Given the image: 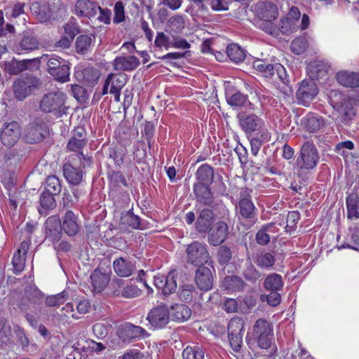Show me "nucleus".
<instances>
[{
  "label": "nucleus",
  "instance_id": "obj_1",
  "mask_svg": "<svg viewBox=\"0 0 359 359\" xmlns=\"http://www.w3.org/2000/svg\"><path fill=\"white\" fill-rule=\"evenodd\" d=\"M273 335L272 324L264 318H259L253 326L252 337L248 334L246 336V342L250 348L256 341L260 348L268 349L271 347Z\"/></svg>",
  "mask_w": 359,
  "mask_h": 359
},
{
  "label": "nucleus",
  "instance_id": "obj_2",
  "mask_svg": "<svg viewBox=\"0 0 359 359\" xmlns=\"http://www.w3.org/2000/svg\"><path fill=\"white\" fill-rule=\"evenodd\" d=\"M41 60L46 64L47 72L54 79L62 83L69 80V67L65 60L55 55H43Z\"/></svg>",
  "mask_w": 359,
  "mask_h": 359
},
{
  "label": "nucleus",
  "instance_id": "obj_3",
  "mask_svg": "<svg viewBox=\"0 0 359 359\" xmlns=\"http://www.w3.org/2000/svg\"><path fill=\"white\" fill-rule=\"evenodd\" d=\"M236 118L240 128L248 136L267 130L264 120L255 113L242 111L238 113Z\"/></svg>",
  "mask_w": 359,
  "mask_h": 359
},
{
  "label": "nucleus",
  "instance_id": "obj_4",
  "mask_svg": "<svg viewBox=\"0 0 359 359\" xmlns=\"http://www.w3.org/2000/svg\"><path fill=\"white\" fill-rule=\"evenodd\" d=\"M319 154L316 145L309 141L306 142L301 148L296 165L302 170L313 169L319 161Z\"/></svg>",
  "mask_w": 359,
  "mask_h": 359
},
{
  "label": "nucleus",
  "instance_id": "obj_5",
  "mask_svg": "<svg viewBox=\"0 0 359 359\" xmlns=\"http://www.w3.org/2000/svg\"><path fill=\"white\" fill-rule=\"evenodd\" d=\"M329 102L342 117L343 121H348L355 116L351 101L337 90H331Z\"/></svg>",
  "mask_w": 359,
  "mask_h": 359
},
{
  "label": "nucleus",
  "instance_id": "obj_6",
  "mask_svg": "<svg viewBox=\"0 0 359 359\" xmlns=\"http://www.w3.org/2000/svg\"><path fill=\"white\" fill-rule=\"evenodd\" d=\"M65 100L66 95L61 91L50 93L43 95L40 102L39 107L43 112H55L57 116H61L65 113L62 108Z\"/></svg>",
  "mask_w": 359,
  "mask_h": 359
},
{
  "label": "nucleus",
  "instance_id": "obj_7",
  "mask_svg": "<svg viewBox=\"0 0 359 359\" xmlns=\"http://www.w3.org/2000/svg\"><path fill=\"white\" fill-rule=\"evenodd\" d=\"M186 253L187 262L195 266H203L210 259L206 245L199 241H194L188 245Z\"/></svg>",
  "mask_w": 359,
  "mask_h": 359
},
{
  "label": "nucleus",
  "instance_id": "obj_8",
  "mask_svg": "<svg viewBox=\"0 0 359 359\" xmlns=\"http://www.w3.org/2000/svg\"><path fill=\"white\" fill-rule=\"evenodd\" d=\"M47 134V125L41 118H36L25 128L23 138L29 144H36L41 142Z\"/></svg>",
  "mask_w": 359,
  "mask_h": 359
},
{
  "label": "nucleus",
  "instance_id": "obj_9",
  "mask_svg": "<svg viewBox=\"0 0 359 359\" xmlns=\"http://www.w3.org/2000/svg\"><path fill=\"white\" fill-rule=\"evenodd\" d=\"M39 79L34 76L21 77L13 83V90L16 98L23 100L38 87Z\"/></svg>",
  "mask_w": 359,
  "mask_h": 359
},
{
  "label": "nucleus",
  "instance_id": "obj_10",
  "mask_svg": "<svg viewBox=\"0 0 359 359\" xmlns=\"http://www.w3.org/2000/svg\"><path fill=\"white\" fill-rule=\"evenodd\" d=\"M318 93L316 83L313 81L304 80L300 83L296 93L298 102L304 106H309Z\"/></svg>",
  "mask_w": 359,
  "mask_h": 359
},
{
  "label": "nucleus",
  "instance_id": "obj_11",
  "mask_svg": "<svg viewBox=\"0 0 359 359\" xmlns=\"http://www.w3.org/2000/svg\"><path fill=\"white\" fill-rule=\"evenodd\" d=\"M21 135V128L17 121L6 123L1 130L0 138L2 144L7 147L14 146Z\"/></svg>",
  "mask_w": 359,
  "mask_h": 359
},
{
  "label": "nucleus",
  "instance_id": "obj_12",
  "mask_svg": "<svg viewBox=\"0 0 359 359\" xmlns=\"http://www.w3.org/2000/svg\"><path fill=\"white\" fill-rule=\"evenodd\" d=\"M250 191L248 189L241 192V198L236 205L240 215L248 219H255L257 209L251 200Z\"/></svg>",
  "mask_w": 359,
  "mask_h": 359
},
{
  "label": "nucleus",
  "instance_id": "obj_13",
  "mask_svg": "<svg viewBox=\"0 0 359 359\" xmlns=\"http://www.w3.org/2000/svg\"><path fill=\"white\" fill-rule=\"evenodd\" d=\"M147 319L154 328L163 327L169 322L168 308L165 305L155 306L149 312Z\"/></svg>",
  "mask_w": 359,
  "mask_h": 359
},
{
  "label": "nucleus",
  "instance_id": "obj_14",
  "mask_svg": "<svg viewBox=\"0 0 359 359\" xmlns=\"http://www.w3.org/2000/svg\"><path fill=\"white\" fill-rule=\"evenodd\" d=\"M46 238L55 243L60 241L62 236L61 219L58 215L49 217L44 224Z\"/></svg>",
  "mask_w": 359,
  "mask_h": 359
},
{
  "label": "nucleus",
  "instance_id": "obj_15",
  "mask_svg": "<svg viewBox=\"0 0 359 359\" xmlns=\"http://www.w3.org/2000/svg\"><path fill=\"white\" fill-rule=\"evenodd\" d=\"M194 280L199 290L205 292L210 290L214 283L212 270L205 266H199L195 271Z\"/></svg>",
  "mask_w": 359,
  "mask_h": 359
},
{
  "label": "nucleus",
  "instance_id": "obj_16",
  "mask_svg": "<svg viewBox=\"0 0 359 359\" xmlns=\"http://www.w3.org/2000/svg\"><path fill=\"white\" fill-rule=\"evenodd\" d=\"M154 285L156 288L161 290L164 295H168L174 292L177 288L175 272L170 271L166 276L161 274L155 276L154 277Z\"/></svg>",
  "mask_w": 359,
  "mask_h": 359
},
{
  "label": "nucleus",
  "instance_id": "obj_17",
  "mask_svg": "<svg viewBox=\"0 0 359 359\" xmlns=\"http://www.w3.org/2000/svg\"><path fill=\"white\" fill-rule=\"evenodd\" d=\"M112 265L115 273L119 277H130L136 270V262L129 257H118Z\"/></svg>",
  "mask_w": 359,
  "mask_h": 359
},
{
  "label": "nucleus",
  "instance_id": "obj_18",
  "mask_svg": "<svg viewBox=\"0 0 359 359\" xmlns=\"http://www.w3.org/2000/svg\"><path fill=\"white\" fill-rule=\"evenodd\" d=\"M208 231L209 243L213 246H218L225 241L229 233V226L224 222L219 221L216 222Z\"/></svg>",
  "mask_w": 359,
  "mask_h": 359
},
{
  "label": "nucleus",
  "instance_id": "obj_19",
  "mask_svg": "<svg viewBox=\"0 0 359 359\" xmlns=\"http://www.w3.org/2000/svg\"><path fill=\"white\" fill-rule=\"evenodd\" d=\"M194 193L199 204L208 207L213 205L215 198L210 185L194 184Z\"/></svg>",
  "mask_w": 359,
  "mask_h": 359
},
{
  "label": "nucleus",
  "instance_id": "obj_20",
  "mask_svg": "<svg viewBox=\"0 0 359 359\" xmlns=\"http://www.w3.org/2000/svg\"><path fill=\"white\" fill-rule=\"evenodd\" d=\"M215 220V214L209 208L200 210L196 222V229L199 233H206L211 228Z\"/></svg>",
  "mask_w": 359,
  "mask_h": 359
},
{
  "label": "nucleus",
  "instance_id": "obj_21",
  "mask_svg": "<svg viewBox=\"0 0 359 359\" xmlns=\"http://www.w3.org/2000/svg\"><path fill=\"white\" fill-rule=\"evenodd\" d=\"M140 62L139 59L133 55L116 57L112 62L116 71L131 72L135 69Z\"/></svg>",
  "mask_w": 359,
  "mask_h": 359
},
{
  "label": "nucleus",
  "instance_id": "obj_22",
  "mask_svg": "<svg viewBox=\"0 0 359 359\" xmlns=\"http://www.w3.org/2000/svg\"><path fill=\"white\" fill-rule=\"evenodd\" d=\"M62 230L69 236L76 235L79 231L78 217L72 210H67L61 220Z\"/></svg>",
  "mask_w": 359,
  "mask_h": 359
},
{
  "label": "nucleus",
  "instance_id": "obj_23",
  "mask_svg": "<svg viewBox=\"0 0 359 359\" xmlns=\"http://www.w3.org/2000/svg\"><path fill=\"white\" fill-rule=\"evenodd\" d=\"M117 285L121 290H115L114 294L115 296H121L126 299L135 298L142 294V290L137 285L133 284L131 282L124 284V281L121 279L116 280Z\"/></svg>",
  "mask_w": 359,
  "mask_h": 359
},
{
  "label": "nucleus",
  "instance_id": "obj_24",
  "mask_svg": "<svg viewBox=\"0 0 359 359\" xmlns=\"http://www.w3.org/2000/svg\"><path fill=\"white\" fill-rule=\"evenodd\" d=\"M76 77L85 86L88 87L95 86L100 77V72L92 67H87L81 72H77Z\"/></svg>",
  "mask_w": 359,
  "mask_h": 359
},
{
  "label": "nucleus",
  "instance_id": "obj_25",
  "mask_svg": "<svg viewBox=\"0 0 359 359\" xmlns=\"http://www.w3.org/2000/svg\"><path fill=\"white\" fill-rule=\"evenodd\" d=\"M301 125L306 131L316 133L325 126V121L319 115L309 114L302 118Z\"/></svg>",
  "mask_w": 359,
  "mask_h": 359
},
{
  "label": "nucleus",
  "instance_id": "obj_26",
  "mask_svg": "<svg viewBox=\"0 0 359 359\" xmlns=\"http://www.w3.org/2000/svg\"><path fill=\"white\" fill-rule=\"evenodd\" d=\"M337 82L346 88H355L359 87V72L348 70L339 71L336 74Z\"/></svg>",
  "mask_w": 359,
  "mask_h": 359
},
{
  "label": "nucleus",
  "instance_id": "obj_27",
  "mask_svg": "<svg viewBox=\"0 0 359 359\" xmlns=\"http://www.w3.org/2000/svg\"><path fill=\"white\" fill-rule=\"evenodd\" d=\"M98 6L90 0H78L75 4V14L79 17H94Z\"/></svg>",
  "mask_w": 359,
  "mask_h": 359
},
{
  "label": "nucleus",
  "instance_id": "obj_28",
  "mask_svg": "<svg viewBox=\"0 0 359 359\" xmlns=\"http://www.w3.org/2000/svg\"><path fill=\"white\" fill-rule=\"evenodd\" d=\"M90 284L95 292L98 293L103 291L109 284L110 277L108 274L95 269L90 276Z\"/></svg>",
  "mask_w": 359,
  "mask_h": 359
},
{
  "label": "nucleus",
  "instance_id": "obj_29",
  "mask_svg": "<svg viewBox=\"0 0 359 359\" xmlns=\"http://www.w3.org/2000/svg\"><path fill=\"white\" fill-rule=\"evenodd\" d=\"M246 283L238 276H227L222 282V288L229 293L241 292L245 289Z\"/></svg>",
  "mask_w": 359,
  "mask_h": 359
},
{
  "label": "nucleus",
  "instance_id": "obj_30",
  "mask_svg": "<svg viewBox=\"0 0 359 359\" xmlns=\"http://www.w3.org/2000/svg\"><path fill=\"white\" fill-rule=\"evenodd\" d=\"M215 177L214 169L210 165H201L196 170V178L197 182L194 184L210 185L213 182Z\"/></svg>",
  "mask_w": 359,
  "mask_h": 359
},
{
  "label": "nucleus",
  "instance_id": "obj_31",
  "mask_svg": "<svg viewBox=\"0 0 359 359\" xmlns=\"http://www.w3.org/2000/svg\"><path fill=\"white\" fill-rule=\"evenodd\" d=\"M55 196V195L45 191L40 194V206L38 210L41 215H46L50 210L56 208L57 203Z\"/></svg>",
  "mask_w": 359,
  "mask_h": 359
},
{
  "label": "nucleus",
  "instance_id": "obj_32",
  "mask_svg": "<svg viewBox=\"0 0 359 359\" xmlns=\"http://www.w3.org/2000/svg\"><path fill=\"white\" fill-rule=\"evenodd\" d=\"M63 174L67 181L74 186L79 185L83 180V171L70 163L64 164Z\"/></svg>",
  "mask_w": 359,
  "mask_h": 359
},
{
  "label": "nucleus",
  "instance_id": "obj_33",
  "mask_svg": "<svg viewBox=\"0 0 359 359\" xmlns=\"http://www.w3.org/2000/svg\"><path fill=\"white\" fill-rule=\"evenodd\" d=\"M347 217L349 219H359V196L355 192L349 194L346 198Z\"/></svg>",
  "mask_w": 359,
  "mask_h": 359
},
{
  "label": "nucleus",
  "instance_id": "obj_34",
  "mask_svg": "<svg viewBox=\"0 0 359 359\" xmlns=\"http://www.w3.org/2000/svg\"><path fill=\"white\" fill-rule=\"evenodd\" d=\"M256 134L257 135L250 140L251 152L254 156L258 154L263 144L270 141L271 137V133L268 130H262Z\"/></svg>",
  "mask_w": 359,
  "mask_h": 359
},
{
  "label": "nucleus",
  "instance_id": "obj_35",
  "mask_svg": "<svg viewBox=\"0 0 359 359\" xmlns=\"http://www.w3.org/2000/svg\"><path fill=\"white\" fill-rule=\"evenodd\" d=\"M119 225L121 228L139 229H141L140 218L135 215L131 210H129L122 213Z\"/></svg>",
  "mask_w": 359,
  "mask_h": 359
},
{
  "label": "nucleus",
  "instance_id": "obj_36",
  "mask_svg": "<svg viewBox=\"0 0 359 359\" xmlns=\"http://www.w3.org/2000/svg\"><path fill=\"white\" fill-rule=\"evenodd\" d=\"M25 3L17 2L14 4V5L12 7L6 8L5 13L6 18L10 20L11 22H13V20H15L22 16V23L23 25H25V16L27 15L25 12Z\"/></svg>",
  "mask_w": 359,
  "mask_h": 359
},
{
  "label": "nucleus",
  "instance_id": "obj_37",
  "mask_svg": "<svg viewBox=\"0 0 359 359\" xmlns=\"http://www.w3.org/2000/svg\"><path fill=\"white\" fill-rule=\"evenodd\" d=\"M43 300V294L36 287L29 285L25 290V299L21 301L28 304H40Z\"/></svg>",
  "mask_w": 359,
  "mask_h": 359
},
{
  "label": "nucleus",
  "instance_id": "obj_38",
  "mask_svg": "<svg viewBox=\"0 0 359 359\" xmlns=\"http://www.w3.org/2000/svg\"><path fill=\"white\" fill-rule=\"evenodd\" d=\"M65 351L67 359H87L88 355V348L80 342H77L76 346L67 347Z\"/></svg>",
  "mask_w": 359,
  "mask_h": 359
},
{
  "label": "nucleus",
  "instance_id": "obj_39",
  "mask_svg": "<svg viewBox=\"0 0 359 359\" xmlns=\"http://www.w3.org/2000/svg\"><path fill=\"white\" fill-rule=\"evenodd\" d=\"M283 287V278L278 273H270L264 279V287L268 291H279Z\"/></svg>",
  "mask_w": 359,
  "mask_h": 359
},
{
  "label": "nucleus",
  "instance_id": "obj_40",
  "mask_svg": "<svg viewBox=\"0 0 359 359\" xmlns=\"http://www.w3.org/2000/svg\"><path fill=\"white\" fill-rule=\"evenodd\" d=\"M278 15V8L271 2L264 3L257 13L258 20H276Z\"/></svg>",
  "mask_w": 359,
  "mask_h": 359
},
{
  "label": "nucleus",
  "instance_id": "obj_41",
  "mask_svg": "<svg viewBox=\"0 0 359 359\" xmlns=\"http://www.w3.org/2000/svg\"><path fill=\"white\" fill-rule=\"evenodd\" d=\"M275 262V256L270 252H261L254 257L255 264L262 269L271 268Z\"/></svg>",
  "mask_w": 359,
  "mask_h": 359
},
{
  "label": "nucleus",
  "instance_id": "obj_42",
  "mask_svg": "<svg viewBox=\"0 0 359 359\" xmlns=\"http://www.w3.org/2000/svg\"><path fill=\"white\" fill-rule=\"evenodd\" d=\"M226 53L230 60L236 63L243 62L245 58V50L236 43H231L227 46Z\"/></svg>",
  "mask_w": 359,
  "mask_h": 359
},
{
  "label": "nucleus",
  "instance_id": "obj_43",
  "mask_svg": "<svg viewBox=\"0 0 359 359\" xmlns=\"http://www.w3.org/2000/svg\"><path fill=\"white\" fill-rule=\"evenodd\" d=\"M191 309L184 304H177L172 307V316L177 321H186L191 317Z\"/></svg>",
  "mask_w": 359,
  "mask_h": 359
},
{
  "label": "nucleus",
  "instance_id": "obj_44",
  "mask_svg": "<svg viewBox=\"0 0 359 359\" xmlns=\"http://www.w3.org/2000/svg\"><path fill=\"white\" fill-rule=\"evenodd\" d=\"M39 43L32 34H25L22 36L19 48L21 50L31 51L38 48Z\"/></svg>",
  "mask_w": 359,
  "mask_h": 359
},
{
  "label": "nucleus",
  "instance_id": "obj_45",
  "mask_svg": "<svg viewBox=\"0 0 359 359\" xmlns=\"http://www.w3.org/2000/svg\"><path fill=\"white\" fill-rule=\"evenodd\" d=\"M106 79H110L111 87L109 90H121L127 83V75L125 74L110 73Z\"/></svg>",
  "mask_w": 359,
  "mask_h": 359
},
{
  "label": "nucleus",
  "instance_id": "obj_46",
  "mask_svg": "<svg viewBox=\"0 0 359 359\" xmlns=\"http://www.w3.org/2000/svg\"><path fill=\"white\" fill-rule=\"evenodd\" d=\"M252 66L266 78H271L274 76V64H269L264 60H257L253 62Z\"/></svg>",
  "mask_w": 359,
  "mask_h": 359
},
{
  "label": "nucleus",
  "instance_id": "obj_47",
  "mask_svg": "<svg viewBox=\"0 0 359 359\" xmlns=\"http://www.w3.org/2000/svg\"><path fill=\"white\" fill-rule=\"evenodd\" d=\"M62 190V185L60 179L55 175H50L45 182V191L53 195H58Z\"/></svg>",
  "mask_w": 359,
  "mask_h": 359
},
{
  "label": "nucleus",
  "instance_id": "obj_48",
  "mask_svg": "<svg viewBox=\"0 0 359 359\" xmlns=\"http://www.w3.org/2000/svg\"><path fill=\"white\" fill-rule=\"evenodd\" d=\"M184 359H205V352L202 347L188 346L182 352Z\"/></svg>",
  "mask_w": 359,
  "mask_h": 359
},
{
  "label": "nucleus",
  "instance_id": "obj_49",
  "mask_svg": "<svg viewBox=\"0 0 359 359\" xmlns=\"http://www.w3.org/2000/svg\"><path fill=\"white\" fill-rule=\"evenodd\" d=\"M196 287L191 284H184L179 288L178 295L180 299L184 302L192 301L194 295L197 294Z\"/></svg>",
  "mask_w": 359,
  "mask_h": 359
},
{
  "label": "nucleus",
  "instance_id": "obj_50",
  "mask_svg": "<svg viewBox=\"0 0 359 359\" xmlns=\"http://www.w3.org/2000/svg\"><path fill=\"white\" fill-rule=\"evenodd\" d=\"M274 20H257L256 25L259 29L266 33L272 36H278V26L273 23Z\"/></svg>",
  "mask_w": 359,
  "mask_h": 359
},
{
  "label": "nucleus",
  "instance_id": "obj_51",
  "mask_svg": "<svg viewBox=\"0 0 359 359\" xmlns=\"http://www.w3.org/2000/svg\"><path fill=\"white\" fill-rule=\"evenodd\" d=\"M244 326L243 318L238 316L231 318L228 325V335L243 334Z\"/></svg>",
  "mask_w": 359,
  "mask_h": 359
},
{
  "label": "nucleus",
  "instance_id": "obj_52",
  "mask_svg": "<svg viewBox=\"0 0 359 359\" xmlns=\"http://www.w3.org/2000/svg\"><path fill=\"white\" fill-rule=\"evenodd\" d=\"M278 33L281 32L283 34H290L296 31L297 24L295 23V20H292L290 17H284L278 27Z\"/></svg>",
  "mask_w": 359,
  "mask_h": 359
},
{
  "label": "nucleus",
  "instance_id": "obj_53",
  "mask_svg": "<svg viewBox=\"0 0 359 359\" xmlns=\"http://www.w3.org/2000/svg\"><path fill=\"white\" fill-rule=\"evenodd\" d=\"M108 179L110 186L114 188H117L121 184H123L126 187L128 186L125 176L120 171L109 172Z\"/></svg>",
  "mask_w": 359,
  "mask_h": 359
},
{
  "label": "nucleus",
  "instance_id": "obj_54",
  "mask_svg": "<svg viewBox=\"0 0 359 359\" xmlns=\"http://www.w3.org/2000/svg\"><path fill=\"white\" fill-rule=\"evenodd\" d=\"M68 299V292L65 290L55 295H50L46 298V304L48 306H59Z\"/></svg>",
  "mask_w": 359,
  "mask_h": 359
},
{
  "label": "nucleus",
  "instance_id": "obj_55",
  "mask_svg": "<svg viewBox=\"0 0 359 359\" xmlns=\"http://www.w3.org/2000/svg\"><path fill=\"white\" fill-rule=\"evenodd\" d=\"M274 226L273 223H269L264 225L256 233L255 239L258 244L266 245L270 242V236L267 231Z\"/></svg>",
  "mask_w": 359,
  "mask_h": 359
},
{
  "label": "nucleus",
  "instance_id": "obj_56",
  "mask_svg": "<svg viewBox=\"0 0 359 359\" xmlns=\"http://www.w3.org/2000/svg\"><path fill=\"white\" fill-rule=\"evenodd\" d=\"M226 100L231 106L242 107L248 101V96L237 91L231 95H226Z\"/></svg>",
  "mask_w": 359,
  "mask_h": 359
},
{
  "label": "nucleus",
  "instance_id": "obj_57",
  "mask_svg": "<svg viewBox=\"0 0 359 359\" xmlns=\"http://www.w3.org/2000/svg\"><path fill=\"white\" fill-rule=\"evenodd\" d=\"M92 39L90 36L82 34L77 37L76 40V50L79 53H85L87 52L91 45Z\"/></svg>",
  "mask_w": 359,
  "mask_h": 359
},
{
  "label": "nucleus",
  "instance_id": "obj_58",
  "mask_svg": "<svg viewBox=\"0 0 359 359\" xmlns=\"http://www.w3.org/2000/svg\"><path fill=\"white\" fill-rule=\"evenodd\" d=\"M124 331L130 339L140 338L147 335V332L144 328L130 323L126 325Z\"/></svg>",
  "mask_w": 359,
  "mask_h": 359
},
{
  "label": "nucleus",
  "instance_id": "obj_59",
  "mask_svg": "<svg viewBox=\"0 0 359 359\" xmlns=\"http://www.w3.org/2000/svg\"><path fill=\"white\" fill-rule=\"evenodd\" d=\"M126 149L122 148L112 147L109 149V155L114 161L115 165L121 167L124 163Z\"/></svg>",
  "mask_w": 359,
  "mask_h": 359
},
{
  "label": "nucleus",
  "instance_id": "obj_60",
  "mask_svg": "<svg viewBox=\"0 0 359 359\" xmlns=\"http://www.w3.org/2000/svg\"><path fill=\"white\" fill-rule=\"evenodd\" d=\"M11 330L6 320L0 318V344H8L10 342Z\"/></svg>",
  "mask_w": 359,
  "mask_h": 359
},
{
  "label": "nucleus",
  "instance_id": "obj_61",
  "mask_svg": "<svg viewBox=\"0 0 359 359\" xmlns=\"http://www.w3.org/2000/svg\"><path fill=\"white\" fill-rule=\"evenodd\" d=\"M232 258V251L231 248L226 245H222L217 250L218 262L222 265L229 264Z\"/></svg>",
  "mask_w": 359,
  "mask_h": 359
},
{
  "label": "nucleus",
  "instance_id": "obj_62",
  "mask_svg": "<svg viewBox=\"0 0 359 359\" xmlns=\"http://www.w3.org/2000/svg\"><path fill=\"white\" fill-rule=\"evenodd\" d=\"M307 46L308 43L305 38L297 37L291 42L290 49L296 55H300L306 50Z\"/></svg>",
  "mask_w": 359,
  "mask_h": 359
},
{
  "label": "nucleus",
  "instance_id": "obj_63",
  "mask_svg": "<svg viewBox=\"0 0 359 359\" xmlns=\"http://www.w3.org/2000/svg\"><path fill=\"white\" fill-rule=\"evenodd\" d=\"M71 90L72 95L80 103H84L87 100L88 94L83 86L77 84L72 85Z\"/></svg>",
  "mask_w": 359,
  "mask_h": 359
},
{
  "label": "nucleus",
  "instance_id": "obj_64",
  "mask_svg": "<svg viewBox=\"0 0 359 359\" xmlns=\"http://www.w3.org/2000/svg\"><path fill=\"white\" fill-rule=\"evenodd\" d=\"M25 260L26 256L15 252L12 259L14 273L19 274L24 270Z\"/></svg>",
  "mask_w": 359,
  "mask_h": 359
}]
</instances>
